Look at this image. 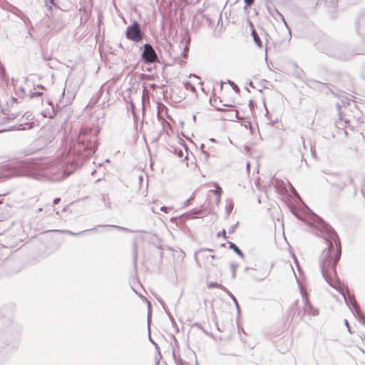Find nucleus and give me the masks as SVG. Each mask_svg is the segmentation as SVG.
I'll return each instance as SVG.
<instances>
[{
	"label": "nucleus",
	"instance_id": "2",
	"mask_svg": "<svg viewBox=\"0 0 365 365\" xmlns=\"http://www.w3.org/2000/svg\"><path fill=\"white\" fill-rule=\"evenodd\" d=\"M126 37L135 42H139L143 39V34L138 23L134 22L132 25L128 26Z\"/></svg>",
	"mask_w": 365,
	"mask_h": 365
},
{
	"label": "nucleus",
	"instance_id": "10",
	"mask_svg": "<svg viewBox=\"0 0 365 365\" xmlns=\"http://www.w3.org/2000/svg\"><path fill=\"white\" fill-rule=\"evenodd\" d=\"M9 103H10L11 106L18 103L17 99L16 98L12 97L9 99Z\"/></svg>",
	"mask_w": 365,
	"mask_h": 365
},
{
	"label": "nucleus",
	"instance_id": "5",
	"mask_svg": "<svg viewBox=\"0 0 365 365\" xmlns=\"http://www.w3.org/2000/svg\"><path fill=\"white\" fill-rule=\"evenodd\" d=\"M143 58L148 62H154L157 56L155 51L150 44H145L144 46V51L143 53Z\"/></svg>",
	"mask_w": 365,
	"mask_h": 365
},
{
	"label": "nucleus",
	"instance_id": "14",
	"mask_svg": "<svg viewBox=\"0 0 365 365\" xmlns=\"http://www.w3.org/2000/svg\"><path fill=\"white\" fill-rule=\"evenodd\" d=\"M42 95V93H34L31 95V97H34V96H40Z\"/></svg>",
	"mask_w": 365,
	"mask_h": 365
},
{
	"label": "nucleus",
	"instance_id": "4",
	"mask_svg": "<svg viewBox=\"0 0 365 365\" xmlns=\"http://www.w3.org/2000/svg\"><path fill=\"white\" fill-rule=\"evenodd\" d=\"M173 151L180 158L185 157V159L187 160L188 153L187 149L184 143V141L181 138H177L173 142Z\"/></svg>",
	"mask_w": 365,
	"mask_h": 365
},
{
	"label": "nucleus",
	"instance_id": "9",
	"mask_svg": "<svg viewBox=\"0 0 365 365\" xmlns=\"http://www.w3.org/2000/svg\"><path fill=\"white\" fill-rule=\"evenodd\" d=\"M221 192H222V189L220 187H219L217 185H216V190L215 191V195H217V200L219 201L220 200V195H221Z\"/></svg>",
	"mask_w": 365,
	"mask_h": 365
},
{
	"label": "nucleus",
	"instance_id": "18",
	"mask_svg": "<svg viewBox=\"0 0 365 365\" xmlns=\"http://www.w3.org/2000/svg\"><path fill=\"white\" fill-rule=\"evenodd\" d=\"M1 203H2V202H1V200H0V204H1Z\"/></svg>",
	"mask_w": 365,
	"mask_h": 365
},
{
	"label": "nucleus",
	"instance_id": "8",
	"mask_svg": "<svg viewBox=\"0 0 365 365\" xmlns=\"http://www.w3.org/2000/svg\"><path fill=\"white\" fill-rule=\"evenodd\" d=\"M192 81H197L198 84H200V79L196 76H190V81L186 83L187 86H191Z\"/></svg>",
	"mask_w": 365,
	"mask_h": 365
},
{
	"label": "nucleus",
	"instance_id": "7",
	"mask_svg": "<svg viewBox=\"0 0 365 365\" xmlns=\"http://www.w3.org/2000/svg\"><path fill=\"white\" fill-rule=\"evenodd\" d=\"M230 248L233 250L238 255L242 256V251L232 242H229Z\"/></svg>",
	"mask_w": 365,
	"mask_h": 365
},
{
	"label": "nucleus",
	"instance_id": "3",
	"mask_svg": "<svg viewBox=\"0 0 365 365\" xmlns=\"http://www.w3.org/2000/svg\"><path fill=\"white\" fill-rule=\"evenodd\" d=\"M197 259L198 262L204 266L213 265L215 256L212 254V250H202L198 252Z\"/></svg>",
	"mask_w": 365,
	"mask_h": 365
},
{
	"label": "nucleus",
	"instance_id": "17",
	"mask_svg": "<svg viewBox=\"0 0 365 365\" xmlns=\"http://www.w3.org/2000/svg\"><path fill=\"white\" fill-rule=\"evenodd\" d=\"M191 90L192 91H195V87L193 86H191Z\"/></svg>",
	"mask_w": 365,
	"mask_h": 365
},
{
	"label": "nucleus",
	"instance_id": "13",
	"mask_svg": "<svg viewBox=\"0 0 365 365\" xmlns=\"http://www.w3.org/2000/svg\"><path fill=\"white\" fill-rule=\"evenodd\" d=\"M60 200H61V198H56V199H54L53 204L54 205H57L60 202Z\"/></svg>",
	"mask_w": 365,
	"mask_h": 365
},
{
	"label": "nucleus",
	"instance_id": "11",
	"mask_svg": "<svg viewBox=\"0 0 365 365\" xmlns=\"http://www.w3.org/2000/svg\"><path fill=\"white\" fill-rule=\"evenodd\" d=\"M173 209V207H161L160 210L165 212H168V210Z\"/></svg>",
	"mask_w": 365,
	"mask_h": 365
},
{
	"label": "nucleus",
	"instance_id": "12",
	"mask_svg": "<svg viewBox=\"0 0 365 365\" xmlns=\"http://www.w3.org/2000/svg\"><path fill=\"white\" fill-rule=\"evenodd\" d=\"M245 2L246 3V4L247 6H251L253 4L254 0H245Z\"/></svg>",
	"mask_w": 365,
	"mask_h": 365
},
{
	"label": "nucleus",
	"instance_id": "16",
	"mask_svg": "<svg viewBox=\"0 0 365 365\" xmlns=\"http://www.w3.org/2000/svg\"><path fill=\"white\" fill-rule=\"evenodd\" d=\"M48 1H49L51 4H54V0H48Z\"/></svg>",
	"mask_w": 365,
	"mask_h": 365
},
{
	"label": "nucleus",
	"instance_id": "1",
	"mask_svg": "<svg viewBox=\"0 0 365 365\" xmlns=\"http://www.w3.org/2000/svg\"><path fill=\"white\" fill-rule=\"evenodd\" d=\"M329 248L323 252L322 273L327 282L332 287H336L339 284V277L336 266L341 257V242L338 236L333 234L331 240H328Z\"/></svg>",
	"mask_w": 365,
	"mask_h": 365
},
{
	"label": "nucleus",
	"instance_id": "6",
	"mask_svg": "<svg viewBox=\"0 0 365 365\" xmlns=\"http://www.w3.org/2000/svg\"><path fill=\"white\" fill-rule=\"evenodd\" d=\"M250 27L252 29V35L253 36V38H254V41L255 42V43L259 46V47H262V41L257 33V31H255V29H254V25L252 22L250 23Z\"/></svg>",
	"mask_w": 365,
	"mask_h": 365
},
{
	"label": "nucleus",
	"instance_id": "15",
	"mask_svg": "<svg viewBox=\"0 0 365 365\" xmlns=\"http://www.w3.org/2000/svg\"><path fill=\"white\" fill-rule=\"evenodd\" d=\"M222 237H223L225 239H226V238H227L226 231H225V230H223L222 231Z\"/></svg>",
	"mask_w": 365,
	"mask_h": 365
}]
</instances>
